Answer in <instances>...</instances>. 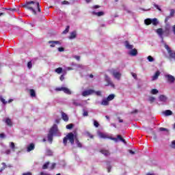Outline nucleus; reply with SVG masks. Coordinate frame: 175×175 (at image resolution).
I'll return each instance as SVG.
<instances>
[{
    "label": "nucleus",
    "mask_w": 175,
    "mask_h": 175,
    "mask_svg": "<svg viewBox=\"0 0 175 175\" xmlns=\"http://www.w3.org/2000/svg\"><path fill=\"white\" fill-rule=\"evenodd\" d=\"M23 7L28 10H31L35 16H36V10H35V8H37L38 13H42V9H40V4L39 2L33 1H27L23 5Z\"/></svg>",
    "instance_id": "f257e3e1"
},
{
    "label": "nucleus",
    "mask_w": 175,
    "mask_h": 175,
    "mask_svg": "<svg viewBox=\"0 0 175 175\" xmlns=\"http://www.w3.org/2000/svg\"><path fill=\"white\" fill-rule=\"evenodd\" d=\"M58 131V126L57 124H53V126L49 130V133L48 134V141L50 142V143H53V136H54L55 133H56Z\"/></svg>",
    "instance_id": "f03ea898"
},
{
    "label": "nucleus",
    "mask_w": 175,
    "mask_h": 175,
    "mask_svg": "<svg viewBox=\"0 0 175 175\" xmlns=\"http://www.w3.org/2000/svg\"><path fill=\"white\" fill-rule=\"evenodd\" d=\"M68 140L70 142V144H75V134H73V133H70L64 137L63 144L64 146H66V144H68Z\"/></svg>",
    "instance_id": "7ed1b4c3"
},
{
    "label": "nucleus",
    "mask_w": 175,
    "mask_h": 175,
    "mask_svg": "<svg viewBox=\"0 0 175 175\" xmlns=\"http://www.w3.org/2000/svg\"><path fill=\"white\" fill-rule=\"evenodd\" d=\"M105 80L107 83V84H105V87H109V85H110V87H112V88H114V87H116V85H114V83H113V81H111V79H110V77H108L107 75H105Z\"/></svg>",
    "instance_id": "20e7f679"
},
{
    "label": "nucleus",
    "mask_w": 175,
    "mask_h": 175,
    "mask_svg": "<svg viewBox=\"0 0 175 175\" xmlns=\"http://www.w3.org/2000/svg\"><path fill=\"white\" fill-rule=\"evenodd\" d=\"M111 139V140H113V142H115L116 143L118 142V140H120V142H122V143H124V144H126V141H125V139L122 138V136H121L120 135H118L117 137H112Z\"/></svg>",
    "instance_id": "39448f33"
},
{
    "label": "nucleus",
    "mask_w": 175,
    "mask_h": 175,
    "mask_svg": "<svg viewBox=\"0 0 175 175\" xmlns=\"http://www.w3.org/2000/svg\"><path fill=\"white\" fill-rule=\"evenodd\" d=\"M165 77L167 83H170V84H173L175 81V77L172 75H165Z\"/></svg>",
    "instance_id": "423d86ee"
},
{
    "label": "nucleus",
    "mask_w": 175,
    "mask_h": 175,
    "mask_svg": "<svg viewBox=\"0 0 175 175\" xmlns=\"http://www.w3.org/2000/svg\"><path fill=\"white\" fill-rule=\"evenodd\" d=\"M92 94H95V90L92 89L85 90L82 92V96H88L89 95H92Z\"/></svg>",
    "instance_id": "0eeeda50"
},
{
    "label": "nucleus",
    "mask_w": 175,
    "mask_h": 175,
    "mask_svg": "<svg viewBox=\"0 0 175 175\" xmlns=\"http://www.w3.org/2000/svg\"><path fill=\"white\" fill-rule=\"evenodd\" d=\"M129 154H140L142 152H140V150L136 148H133L128 150Z\"/></svg>",
    "instance_id": "6e6552de"
},
{
    "label": "nucleus",
    "mask_w": 175,
    "mask_h": 175,
    "mask_svg": "<svg viewBox=\"0 0 175 175\" xmlns=\"http://www.w3.org/2000/svg\"><path fill=\"white\" fill-rule=\"evenodd\" d=\"M112 75L115 77V79H117V80H120L121 79V73L120 72H116L115 70L112 71Z\"/></svg>",
    "instance_id": "1a4fd4ad"
},
{
    "label": "nucleus",
    "mask_w": 175,
    "mask_h": 175,
    "mask_svg": "<svg viewBox=\"0 0 175 175\" xmlns=\"http://www.w3.org/2000/svg\"><path fill=\"white\" fill-rule=\"evenodd\" d=\"M33 150H35V144L33 143H31L27 146V152H31V151H33Z\"/></svg>",
    "instance_id": "9d476101"
},
{
    "label": "nucleus",
    "mask_w": 175,
    "mask_h": 175,
    "mask_svg": "<svg viewBox=\"0 0 175 175\" xmlns=\"http://www.w3.org/2000/svg\"><path fill=\"white\" fill-rule=\"evenodd\" d=\"M156 32H157V35H159V36H160V38H163V33H165V31H163V29L159 28L156 30Z\"/></svg>",
    "instance_id": "9b49d317"
},
{
    "label": "nucleus",
    "mask_w": 175,
    "mask_h": 175,
    "mask_svg": "<svg viewBox=\"0 0 175 175\" xmlns=\"http://www.w3.org/2000/svg\"><path fill=\"white\" fill-rule=\"evenodd\" d=\"M48 43L51 44L50 47H54L56 44H61L59 41H49Z\"/></svg>",
    "instance_id": "f8f14e48"
},
{
    "label": "nucleus",
    "mask_w": 175,
    "mask_h": 175,
    "mask_svg": "<svg viewBox=\"0 0 175 175\" xmlns=\"http://www.w3.org/2000/svg\"><path fill=\"white\" fill-rule=\"evenodd\" d=\"M62 120H64L66 122H68L69 121V117L65 112H62Z\"/></svg>",
    "instance_id": "ddd939ff"
},
{
    "label": "nucleus",
    "mask_w": 175,
    "mask_h": 175,
    "mask_svg": "<svg viewBox=\"0 0 175 175\" xmlns=\"http://www.w3.org/2000/svg\"><path fill=\"white\" fill-rule=\"evenodd\" d=\"M130 55H132V57H136L137 55V49H132L131 51L129 52Z\"/></svg>",
    "instance_id": "4468645a"
},
{
    "label": "nucleus",
    "mask_w": 175,
    "mask_h": 175,
    "mask_svg": "<svg viewBox=\"0 0 175 175\" xmlns=\"http://www.w3.org/2000/svg\"><path fill=\"white\" fill-rule=\"evenodd\" d=\"M124 45L126 49H128V50H132V49H133V45L130 44L129 41H125Z\"/></svg>",
    "instance_id": "2eb2a0df"
},
{
    "label": "nucleus",
    "mask_w": 175,
    "mask_h": 175,
    "mask_svg": "<svg viewBox=\"0 0 175 175\" xmlns=\"http://www.w3.org/2000/svg\"><path fill=\"white\" fill-rule=\"evenodd\" d=\"M159 99L160 102H166V100H167V97L163 94H161L159 96Z\"/></svg>",
    "instance_id": "dca6fc26"
},
{
    "label": "nucleus",
    "mask_w": 175,
    "mask_h": 175,
    "mask_svg": "<svg viewBox=\"0 0 175 175\" xmlns=\"http://www.w3.org/2000/svg\"><path fill=\"white\" fill-rule=\"evenodd\" d=\"M29 94H30V96H31V98H36V92H35V90L33 89H30L29 90Z\"/></svg>",
    "instance_id": "f3484780"
},
{
    "label": "nucleus",
    "mask_w": 175,
    "mask_h": 175,
    "mask_svg": "<svg viewBox=\"0 0 175 175\" xmlns=\"http://www.w3.org/2000/svg\"><path fill=\"white\" fill-rule=\"evenodd\" d=\"M92 14H94V16H97V17L105 16V12L103 11L98 12H93Z\"/></svg>",
    "instance_id": "a211bd4d"
},
{
    "label": "nucleus",
    "mask_w": 175,
    "mask_h": 175,
    "mask_svg": "<svg viewBox=\"0 0 175 175\" xmlns=\"http://www.w3.org/2000/svg\"><path fill=\"white\" fill-rule=\"evenodd\" d=\"M100 105H102V106H109V103L107 100V98L103 99V100L101 101Z\"/></svg>",
    "instance_id": "6ab92c4d"
},
{
    "label": "nucleus",
    "mask_w": 175,
    "mask_h": 175,
    "mask_svg": "<svg viewBox=\"0 0 175 175\" xmlns=\"http://www.w3.org/2000/svg\"><path fill=\"white\" fill-rule=\"evenodd\" d=\"M77 36V33L76 32V31H74L70 33L69 39H75L76 38Z\"/></svg>",
    "instance_id": "aec40b11"
},
{
    "label": "nucleus",
    "mask_w": 175,
    "mask_h": 175,
    "mask_svg": "<svg viewBox=\"0 0 175 175\" xmlns=\"http://www.w3.org/2000/svg\"><path fill=\"white\" fill-rule=\"evenodd\" d=\"M161 76V72L157 71L152 77V80H157Z\"/></svg>",
    "instance_id": "412c9836"
},
{
    "label": "nucleus",
    "mask_w": 175,
    "mask_h": 175,
    "mask_svg": "<svg viewBox=\"0 0 175 175\" xmlns=\"http://www.w3.org/2000/svg\"><path fill=\"white\" fill-rule=\"evenodd\" d=\"M72 105H74V106H83V105H81V103L77 102V100H75V99H72Z\"/></svg>",
    "instance_id": "4be33fe9"
},
{
    "label": "nucleus",
    "mask_w": 175,
    "mask_h": 175,
    "mask_svg": "<svg viewBox=\"0 0 175 175\" xmlns=\"http://www.w3.org/2000/svg\"><path fill=\"white\" fill-rule=\"evenodd\" d=\"M63 92L65 94H67L68 95H70L72 94V92L68 88H64L63 87Z\"/></svg>",
    "instance_id": "5701e85b"
},
{
    "label": "nucleus",
    "mask_w": 175,
    "mask_h": 175,
    "mask_svg": "<svg viewBox=\"0 0 175 175\" xmlns=\"http://www.w3.org/2000/svg\"><path fill=\"white\" fill-rule=\"evenodd\" d=\"M114 98H116V95L111 94H109V95L107 96V100H108L109 102H110V100H113V99H114Z\"/></svg>",
    "instance_id": "b1692460"
},
{
    "label": "nucleus",
    "mask_w": 175,
    "mask_h": 175,
    "mask_svg": "<svg viewBox=\"0 0 175 175\" xmlns=\"http://www.w3.org/2000/svg\"><path fill=\"white\" fill-rule=\"evenodd\" d=\"M152 21L151 18H147L144 20V23L146 24V25H150L152 24Z\"/></svg>",
    "instance_id": "393cba45"
},
{
    "label": "nucleus",
    "mask_w": 175,
    "mask_h": 175,
    "mask_svg": "<svg viewBox=\"0 0 175 175\" xmlns=\"http://www.w3.org/2000/svg\"><path fill=\"white\" fill-rule=\"evenodd\" d=\"M75 143H76L77 147H79V148H81L83 147V144H81V142H80L79 139H75Z\"/></svg>",
    "instance_id": "a878e982"
},
{
    "label": "nucleus",
    "mask_w": 175,
    "mask_h": 175,
    "mask_svg": "<svg viewBox=\"0 0 175 175\" xmlns=\"http://www.w3.org/2000/svg\"><path fill=\"white\" fill-rule=\"evenodd\" d=\"M5 123L7 124V125H8V126H12L13 124H12V120H10V118H7L5 119Z\"/></svg>",
    "instance_id": "bb28decb"
},
{
    "label": "nucleus",
    "mask_w": 175,
    "mask_h": 175,
    "mask_svg": "<svg viewBox=\"0 0 175 175\" xmlns=\"http://www.w3.org/2000/svg\"><path fill=\"white\" fill-rule=\"evenodd\" d=\"M62 70H63V69L61 67H59V68L55 69V73H57V75H61V73H62Z\"/></svg>",
    "instance_id": "cd10ccee"
},
{
    "label": "nucleus",
    "mask_w": 175,
    "mask_h": 175,
    "mask_svg": "<svg viewBox=\"0 0 175 175\" xmlns=\"http://www.w3.org/2000/svg\"><path fill=\"white\" fill-rule=\"evenodd\" d=\"M10 148L11 150H12V151L16 150V145L14 144V142H10Z\"/></svg>",
    "instance_id": "c85d7f7f"
},
{
    "label": "nucleus",
    "mask_w": 175,
    "mask_h": 175,
    "mask_svg": "<svg viewBox=\"0 0 175 175\" xmlns=\"http://www.w3.org/2000/svg\"><path fill=\"white\" fill-rule=\"evenodd\" d=\"M152 24L154 26L158 25V19H157L156 18L152 19Z\"/></svg>",
    "instance_id": "c756f323"
},
{
    "label": "nucleus",
    "mask_w": 175,
    "mask_h": 175,
    "mask_svg": "<svg viewBox=\"0 0 175 175\" xmlns=\"http://www.w3.org/2000/svg\"><path fill=\"white\" fill-rule=\"evenodd\" d=\"M1 165H3V167L0 169V173H2V171L8 167V165H6L5 163H2Z\"/></svg>",
    "instance_id": "7c9ffc66"
},
{
    "label": "nucleus",
    "mask_w": 175,
    "mask_h": 175,
    "mask_svg": "<svg viewBox=\"0 0 175 175\" xmlns=\"http://www.w3.org/2000/svg\"><path fill=\"white\" fill-rule=\"evenodd\" d=\"M98 136H100V137H101V139H107V135H106L103 133H99Z\"/></svg>",
    "instance_id": "2f4dec72"
},
{
    "label": "nucleus",
    "mask_w": 175,
    "mask_h": 175,
    "mask_svg": "<svg viewBox=\"0 0 175 175\" xmlns=\"http://www.w3.org/2000/svg\"><path fill=\"white\" fill-rule=\"evenodd\" d=\"M172 114H173V112L170 110H165V116H172Z\"/></svg>",
    "instance_id": "473e14b6"
},
{
    "label": "nucleus",
    "mask_w": 175,
    "mask_h": 175,
    "mask_svg": "<svg viewBox=\"0 0 175 175\" xmlns=\"http://www.w3.org/2000/svg\"><path fill=\"white\" fill-rule=\"evenodd\" d=\"M170 58H174L175 59V52L173 53V51L169 53Z\"/></svg>",
    "instance_id": "72a5a7b5"
},
{
    "label": "nucleus",
    "mask_w": 175,
    "mask_h": 175,
    "mask_svg": "<svg viewBox=\"0 0 175 175\" xmlns=\"http://www.w3.org/2000/svg\"><path fill=\"white\" fill-rule=\"evenodd\" d=\"M148 100L150 101V103H154V102H155V97L150 96Z\"/></svg>",
    "instance_id": "f704fd0d"
},
{
    "label": "nucleus",
    "mask_w": 175,
    "mask_h": 175,
    "mask_svg": "<svg viewBox=\"0 0 175 175\" xmlns=\"http://www.w3.org/2000/svg\"><path fill=\"white\" fill-rule=\"evenodd\" d=\"M73 126H75L73 124H69L66 125V129H72Z\"/></svg>",
    "instance_id": "c9c22d12"
},
{
    "label": "nucleus",
    "mask_w": 175,
    "mask_h": 175,
    "mask_svg": "<svg viewBox=\"0 0 175 175\" xmlns=\"http://www.w3.org/2000/svg\"><path fill=\"white\" fill-rule=\"evenodd\" d=\"M158 92H159V91H158V90H157V89H152L151 90V94H152V95H157V94H158Z\"/></svg>",
    "instance_id": "e433bc0d"
},
{
    "label": "nucleus",
    "mask_w": 175,
    "mask_h": 175,
    "mask_svg": "<svg viewBox=\"0 0 175 175\" xmlns=\"http://www.w3.org/2000/svg\"><path fill=\"white\" fill-rule=\"evenodd\" d=\"M70 28V27L69 25L66 26V29L64 31H63L62 33H64V34L68 33V32H69Z\"/></svg>",
    "instance_id": "4c0bfd02"
},
{
    "label": "nucleus",
    "mask_w": 175,
    "mask_h": 175,
    "mask_svg": "<svg viewBox=\"0 0 175 175\" xmlns=\"http://www.w3.org/2000/svg\"><path fill=\"white\" fill-rule=\"evenodd\" d=\"M165 49H166V50L167 51L168 54H170V53H172V49H170V47H169V45L165 44Z\"/></svg>",
    "instance_id": "58836bf2"
},
{
    "label": "nucleus",
    "mask_w": 175,
    "mask_h": 175,
    "mask_svg": "<svg viewBox=\"0 0 175 175\" xmlns=\"http://www.w3.org/2000/svg\"><path fill=\"white\" fill-rule=\"evenodd\" d=\"M49 165H50L49 162L46 163L45 164L43 165L42 169L44 170L49 167Z\"/></svg>",
    "instance_id": "ea45409f"
},
{
    "label": "nucleus",
    "mask_w": 175,
    "mask_h": 175,
    "mask_svg": "<svg viewBox=\"0 0 175 175\" xmlns=\"http://www.w3.org/2000/svg\"><path fill=\"white\" fill-rule=\"evenodd\" d=\"M159 131H160V132H165V131L169 132V130H167V129L164 128V127H160Z\"/></svg>",
    "instance_id": "a19ab883"
},
{
    "label": "nucleus",
    "mask_w": 175,
    "mask_h": 175,
    "mask_svg": "<svg viewBox=\"0 0 175 175\" xmlns=\"http://www.w3.org/2000/svg\"><path fill=\"white\" fill-rule=\"evenodd\" d=\"M100 152H101V154H109L110 153V152H109V150H101L100 151Z\"/></svg>",
    "instance_id": "79ce46f5"
},
{
    "label": "nucleus",
    "mask_w": 175,
    "mask_h": 175,
    "mask_svg": "<svg viewBox=\"0 0 175 175\" xmlns=\"http://www.w3.org/2000/svg\"><path fill=\"white\" fill-rule=\"evenodd\" d=\"M148 60L149 61V62H153L154 57L151 55H149V56H148Z\"/></svg>",
    "instance_id": "37998d69"
},
{
    "label": "nucleus",
    "mask_w": 175,
    "mask_h": 175,
    "mask_svg": "<svg viewBox=\"0 0 175 175\" xmlns=\"http://www.w3.org/2000/svg\"><path fill=\"white\" fill-rule=\"evenodd\" d=\"M27 68H28V69H31V68H32V62H28V63H27Z\"/></svg>",
    "instance_id": "c03bdc74"
},
{
    "label": "nucleus",
    "mask_w": 175,
    "mask_h": 175,
    "mask_svg": "<svg viewBox=\"0 0 175 175\" xmlns=\"http://www.w3.org/2000/svg\"><path fill=\"white\" fill-rule=\"evenodd\" d=\"M94 125L96 128H98L99 127V122H98V121H96V120H94Z\"/></svg>",
    "instance_id": "a18cd8bd"
},
{
    "label": "nucleus",
    "mask_w": 175,
    "mask_h": 175,
    "mask_svg": "<svg viewBox=\"0 0 175 175\" xmlns=\"http://www.w3.org/2000/svg\"><path fill=\"white\" fill-rule=\"evenodd\" d=\"M87 136L88 137H90V139H94V135L92 134H91V133H90V132L87 133Z\"/></svg>",
    "instance_id": "49530a36"
},
{
    "label": "nucleus",
    "mask_w": 175,
    "mask_h": 175,
    "mask_svg": "<svg viewBox=\"0 0 175 175\" xmlns=\"http://www.w3.org/2000/svg\"><path fill=\"white\" fill-rule=\"evenodd\" d=\"M154 8H156V9H157V10H159V12H162V10L159 7V5H158L157 4H154Z\"/></svg>",
    "instance_id": "de8ad7c7"
},
{
    "label": "nucleus",
    "mask_w": 175,
    "mask_h": 175,
    "mask_svg": "<svg viewBox=\"0 0 175 175\" xmlns=\"http://www.w3.org/2000/svg\"><path fill=\"white\" fill-rule=\"evenodd\" d=\"M131 75L135 80H137V75H136V73L131 72Z\"/></svg>",
    "instance_id": "09e8293b"
},
{
    "label": "nucleus",
    "mask_w": 175,
    "mask_h": 175,
    "mask_svg": "<svg viewBox=\"0 0 175 175\" xmlns=\"http://www.w3.org/2000/svg\"><path fill=\"white\" fill-rule=\"evenodd\" d=\"M94 94H96L97 96H100L102 95V92L100 91L94 92Z\"/></svg>",
    "instance_id": "8fccbe9b"
},
{
    "label": "nucleus",
    "mask_w": 175,
    "mask_h": 175,
    "mask_svg": "<svg viewBox=\"0 0 175 175\" xmlns=\"http://www.w3.org/2000/svg\"><path fill=\"white\" fill-rule=\"evenodd\" d=\"M0 100L2 102V103H3V105H6V103H8V102L3 98H1Z\"/></svg>",
    "instance_id": "3c124183"
},
{
    "label": "nucleus",
    "mask_w": 175,
    "mask_h": 175,
    "mask_svg": "<svg viewBox=\"0 0 175 175\" xmlns=\"http://www.w3.org/2000/svg\"><path fill=\"white\" fill-rule=\"evenodd\" d=\"M61 81H64L65 80V74H63L59 77Z\"/></svg>",
    "instance_id": "603ef678"
},
{
    "label": "nucleus",
    "mask_w": 175,
    "mask_h": 175,
    "mask_svg": "<svg viewBox=\"0 0 175 175\" xmlns=\"http://www.w3.org/2000/svg\"><path fill=\"white\" fill-rule=\"evenodd\" d=\"M69 1L64 0L62 2V5H69Z\"/></svg>",
    "instance_id": "864d4df0"
},
{
    "label": "nucleus",
    "mask_w": 175,
    "mask_h": 175,
    "mask_svg": "<svg viewBox=\"0 0 175 175\" xmlns=\"http://www.w3.org/2000/svg\"><path fill=\"white\" fill-rule=\"evenodd\" d=\"M64 90V87H62V88H56L55 89V91L58 92V91H63Z\"/></svg>",
    "instance_id": "5fc2aeb1"
},
{
    "label": "nucleus",
    "mask_w": 175,
    "mask_h": 175,
    "mask_svg": "<svg viewBox=\"0 0 175 175\" xmlns=\"http://www.w3.org/2000/svg\"><path fill=\"white\" fill-rule=\"evenodd\" d=\"M174 13H175L174 10H171L170 14L171 17H173V16H174Z\"/></svg>",
    "instance_id": "6e6d98bb"
},
{
    "label": "nucleus",
    "mask_w": 175,
    "mask_h": 175,
    "mask_svg": "<svg viewBox=\"0 0 175 175\" xmlns=\"http://www.w3.org/2000/svg\"><path fill=\"white\" fill-rule=\"evenodd\" d=\"M171 147H172V148H175V140H174V141L172 142Z\"/></svg>",
    "instance_id": "4d7b16f0"
},
{
    "label": "nucleus",
    "mask_w": 175,
    "mask_h": 175,
    "mask_svg": "<svg viewBox=\"0 0 175 175\" xmlns=\"http://www.w3.org/2000/svg\"><path fill=\"white\" fill-rule=\"evenodd\" d=\"M65 49H64V47H59L58 48V51H59L60 53H62V51H64Z\"/></svg>",
    "instance_id": "13d9d810"
},
{
    "label": "nucleus",
    "mask_w": 175,
    "mask_h": 175,
    "mask_svg": "<svg viewBox=\"0 0 175 175\" xmlns=\"http://www.w3.org/2000/svg\"><path fill=\"white\" fill-rule=\"evenodd\" d=\"M83 117H87V116H88V111H85L83 112Z\"/></svg>",
    "instance_id": "bf43d9fd"
},
{
    "label": "nucleus",
    "mask_w": 175,
    "mask_h": 175,
    "mask_svg": "<svg viewBox=\"0 0 175 175\" xmlns=\"http://www.w3.org/2000/svg\"><path fill=\"white\" fill-rule=\"evenodd\" d=\"M5 133H0V138L1 139H5Z\"/></svg>",
    "instance_id": "052dcab7"
},
{
    "label": "nucleus",
    "mask_w": 175,
    "mask_h": 175,
    "mask_svg": "<svg viewBox=\"0 0 175 175\" xmlns=\"http://www.w3.org/2000/svg\"><path fill=\"white\" fill-rule=\"evenodd\" d=\"M152 135H153V139H154V140H157V133H155V132H152Z\"/></svg>",
    "instance_id": "680f3d73"
},
{
    "label": "nucleus",
    "mask_w": 175,
    "mask_h": 175,
    "mask_svg": "<svg viewBox=\"0 0 175 175\" xmlns=\"http://www.w3.org/2000/svg\"><path fill=\"white\" fill-rule=\"evenodd\" d=\"M111 170V165H109L107 167V172H108V173H110Z\"/></svg>",
    "instance_id": "e2e57ef3"
},
{
    "label": "nucleus",
    "mask_w": 175,
    "mask_h": 175,
    "mask_svg": "<svg viewBox=\"0 0 175 175\" xmlns=\"http://www.w3.org/2000/svg\"><path fill=\"white\" fill-rule=\"evenodd\" d=\"M74 58H75V59H77V61H79V59H80V56L75 55V56H74Z\"/></svg>",
    "instance_id": "0e129e2a"
},
{
    "label": "nucleus",
    "mask_w": 175,
    "mask_h": 175,
    "mask_svg": "<svg viewBox=\"0 0 175 175\" xmlns=\"http://www.w3.org/2000/svg\"><path fill=\"white\" fill-rule=\"evenodd\" d=\"M55 163H53L51 167V169L53 170V169H55Z\"/></svg>",
    "instance_id": "69168bd1"
},
{
    "label": "nucleus",
    "mask_w": 175,
    "mask_h": 175,
    "mask_svg": "<svg viewBox=\"0 0 175 175\" xmlns=\"http://www.w3.org/2000/svg\"><path fill=\"white\" fill-rule=\"evenodd\" d=\"M23 175H32L31 172H26V173H23Z\"/></svg>",
    "instance_id": "338daca9"
},
{
    "label": "nucleus",
    "mask_w": 175,
    "mask_h": 175,
    "mask_svg": "<svg viewBox=\"0 0 175 175\" xmlns=\"http://www.w3.org/2000/svg\"><path fill=\"white\" fill-rule=\"evenodd\" d=\"M172 31L174 33V35H175V25L172 27Z\"/></svg>",
    "instance_id": "774afa93"
}]
</instances>
